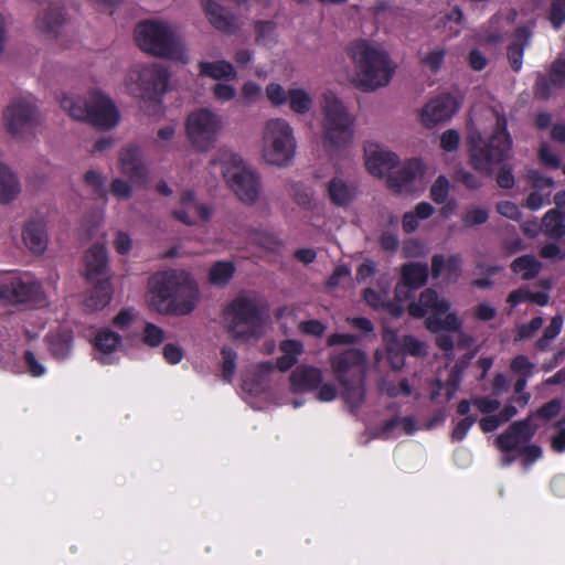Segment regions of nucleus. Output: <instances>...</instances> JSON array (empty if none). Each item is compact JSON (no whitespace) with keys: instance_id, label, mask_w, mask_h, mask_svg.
I'll return each instance as SVG.
<instances>
[{"instance_id":"f8f14e48","label":"nucleus","mask_w":565,"mask_h":565,"mask_svg":"<svg viewBox=\"0 0 565 565\" xmlns=\"http://www.w3.org/2000/svg\"><path fill=\"white\" fill-rule=\"evenodd\" d=\"M459 109V103L450 93H443L431 98L422 109L423 124L433 128L439 122L449 120Z\"/></svg>"},{"instance_id":"37998d69","label":"nucleus","mask_w":565,"mask_h":565,"mask_svg":"<svg viewBox=\"0 0 565 565\" xmlns=\"http://www.w3.org/2000/svg\"><path fill=\"white\" fill-rule=\"evenodd\" d=\"M221 354L223 358V364H222L223 380L226 382H232V379L236 371L237 353L230 347H223L221 349Z\"/></svg>"},{"instance_id":"49530a36","label":"nucleus","mask_w":565,"mask_h":565,"mask_svg":"<svg viewBox=\"0 0 565 565\" xmlns=\"http://www.w3.org/2000/svg\"><path fill=\"white\" fill-rule=\"evenodd\" d=\"M164 340V332L158 326L148 322L145 326L142 341L149 347H159Z\"/></svg>"},{"instance_id":"f3484780","label":"nucleus","mask_w":565,"mask_h":565,"mask_svg":"<svg viewBox=\"0 0 565 565\" xmlns=\"http://www.w3.org/2000/svg\"><path fill=\"white\" fill-rule=\"evenodd\" d=\"M121 172L129 180L138 185H146L148 182V169L141 159V150L138 146L129 145L119 154Z\"/></svg>"},{"instance_id":"de8ad7c7","label":"nucleus","mask_w":565,"mask_h":565,"mask_svg":"<svg viewBox=\"0 0 565 565\" xmlns=\"http://www.w3.org/2000/svg\"><path fill=\"white\" fill-rule=\"evenodd\" d=\"M543 326L542 317H534L527 323L518 327L515 340H526L533 337Z\"/></svg>"},{"instance_id":"f257e3e1","label":"nucleus","mask_w":565,"mask_h":565,"mask_svg":"<svg viewBox=\"0 0 565 565\" xmlns=\"http://www.w3.org/2000/svg\"><path fill=\"white\" fill-rule=\"evenodd\" d=\"M198 299V284L188 271H164L150 280V306L161 315H189Z\"/></svg>"},{"instance_id":"bf43d9fd","label":"nucleus","mask_w":565,"mask_h":565,"mask_svg":"<svg viewBox=\"0 0 565 565\" xmlns=\"http://www.w3.org/2000/svg\"><path fill=\"white\" fill-rule=\"evenodd\" d=\"M561 408V401L557 398H553L547 403L543 404L540 408H537L536 416L544 420H551L552 418L556 417L559 414Z\"/></svg>"},{"instance_id":"338daca9","label":"nucleus","mask_w":565,"mask_h":565,"mask_svg":"<svg viewBox=\"0 0 565 565\" xmlns=\"http://www.w3.org/2000/svg\"><path fill=\"white\" fill-rule=\"evenodd\" d=\"M455 178L469 190H478L482 185L481 180L477 175L465 169H459L456 172Z\"/></svg>"},{"instance_id":"c85d7f7f","label":"nucleus","mask_w":565,"mask_h":565,"mask_svg":"<svg viewBox=\"0 0 565 565\" xmlns=\"http://www.w3.org/2000/svg\"><path fill=\"white\" fill-rule=\"evenodd\" d=\"M401 276L404 287L416 290L426 285L429 268L424 263H407L402 266Z\"/></svg>"},{"instance_id":"e2e57ef3","label":"nucleus","mask_w":565,"mask_h":565,"mask_svg":"<svg viewBox=\"0 0 565 565\" xmlns=\"http://www.w3.org/2000/svg\"><path fill=\"white\" fill-rule=\"evenodd\" d=\"M84 181L87 185L94 189L95 194H97L100 198H105L106 191L104 185V179L98 172L94 170H88L84 175Z\"/></svg>"},{"instance_id":"e433bc0d","label":"nucleus","mask_w":565,"mask_h":565,"mask_svg":"<svg viewBox=\"0 0 565 565\" xmlns=\"http://www.w3.org/2000/svg\"><path fill=\"white\" fill-rule=\"evenodd\" d=\"M426 328L430 332L458 331L461 328V321L456 313H430L425 321Z\"/></svg>"},{"instance_id":"4c0bfd02","label":"nucleus","mask_w":565,"mask_h":565,"mask_svg":"<svg viewBox=\"0 0 565 565\" xmlns=\"http://www.w3.org/2000/svg\"><path fill=\"white\" fill-rule=\"evenodd\" d=\"M510 268L514 274H520L523 280H531L540 274L542 264L535 256L526 254L516 257L511 263Z\"/></svg>"},{"instance_id":"f03ea898","label":"nucleus","mask_w":565,"mask_h":565,"mask_svg":"<svg viewBox=\"0 0 565 565\" xmlns=\"http://www.w3.org/2000/svg\"><path fill=\"white\" fill-rule=\"evenodd\" d=\"M470 164L483 175L490 177L497 166L510 158L512 137L504 116H498L492 134L484 138L479 131L468 136Z\"/></svg>"},{"instance_id":"6e6552de","label":"nucleus","mask_w":565,"mask_h":565,"mask_svg":"<svg viewBox=\"0 0 565 565\" xmlns=\"http://www.w3.org/2000/svg\"><path fill=\"white\" fill-rule=\"evenodd\" d=\"M296 151V140L291 126L285 119H270L264 132L263 156L267 163L288 166Z\"/></svg>"},{"instance_id":"9b49d317","label":"nucleus","mask_w":565,"mask_h":565,"mask_svg":"<svg viewBox=\"0 0 565 565\" xmlns=\"http://www.w3.org/2000/svg\"><path fill=\"white\" fill-rule=\"evenodd\" d=\"M220 127L218 117L207 108L192 111L186 119L189 139L199 151H205L213 145Z\"/></svg>"},{"instance_id":"c9c22d12","label":"nucleus","mask_w":565,"mask_h":565,"mask_svg":"<svg viewBox=\"0 0 565 565\" xmlns=\"http://www.w3.org/2000/svg\"><path fill=\"white\" fill-rule=\"evenodd\" d=\"M200 74L213 79H234L236 72L233 65L224 60L215 62H201L199 64Z\"/></svg>"},{"instance_id":"13d9d810","label":"nucleus","mask_w":565,"mask_h":565,"mask_svg":"<svg viewBox=\"0 0 565 565\" xmlns=\"http://www.w3.org/2000/svg\"><path fill=\"white\" fill-rule=\"evenodd\" d=\"M516 452L524 458L525 465H532L543 455L542 448L539 445L527 443L521 446Z\"/></svg>"},{"instance_id":"79ce46f5","label":"nucleus","mask_w":565,"mask_h":565,"mask_svg":"<svg viewBox=\"0 0 565 565\" xmlns=\"http://www.w3.org/2000/svg\"><path fill=\"white\" fill-rule=\"evenodd\" d=\"M49 349L54 358L63 360L68 356L72 348L71 338L66 334H51L46 337Z\"/></svg>"},{"instance_id":"39448f33","label":"nucleus","mask_w":565,"mask_h":565,"mask_svg":"<svg viewBox=\"0 0 565 565\" xmlns=\"http://www.w3.org/2000/svg\"><path fill=\"white\" fill-rule=\"evenodd\" d=\"M60 105L72 118L99 129L108 130L119 121V113L114 102L97 90L89 92L85 98L64 95Z\"/></svg>"},{"instance_id":"cd10ccee","label":"nucleus","mask_w":565,"mask_h":565,"mask_svg":"<svg viewBox=\"0 0 565 565\" xmlns=\"http://www.w3.org/2000/svg\"><path fill=\"white\" fill-rule=\"evenodd\" d=\"M65 20L64 8L60 2L49 1L47 10L38 17L36 28L44 34L56 36Z\"/></svg>"},{"instance_id":"c03bdc74","label":"nucleus","mask_w":565,"mask_h":565,"mask_svg":"<svg viewBox=\"0 0 565 565\" xmlns=\"http://www.w3.org/2000/svg\"><path fill=\"white\" fill-rule=\"evenodd\" d=\"M450 184L445 175H438L430 186V198L437 204H444L449 195Z\"/></svg>"},{"instance_id":"a211bd4d","label":"nucleus","mask_w":565,"mask_h":565,"mask_svg":"<svg viewBox=\"0 0 565 565\" xmlns=\"http://www.w3.org/2000/svg\"><path fill=\"white\" fill-rule=\"evenodd\" d=\"M565 86V60L556 58L548 68V74L537 73L533 86L534 95L537 99L547 100L552 95V88H562Z\"/></svg>"},{"instance_id":"a19ab883","label":"nucleus","mask_w":565,"mask_h":565,"mask_svg":"<svg viewBox=\"0 0 565 565\" xmlns=\"http://www.w3.org/2000/svg\"><path fill=\"white\" fill-rule=\"evenodd\" d=\"M292 111L297 114H306L312 106V98L302 88H291L288 90L287 98Z\"/></svg>"},{"instance_id":"603ef678","label":"nucleus","mask_w":565,"mask_h":565,"mask_svg":"<svg viewBox=\"0 0 565 565\" xmlns=\"http://www.w3.org/2000/svg\"><path fill=\"white\" fill-rule=\"evenodd\" d=\"M489 218V213L484 209L475 207L468 210L462 216V222L466 226L472 227L486 223Z\"/></svg>"},{"instance_id":"dca6fc26","label":"nucleus","mask_w":565,"mask_h":565,"mask_svg":"<svg viewBox=\"0 0 565 565\" xmlns=\"http://www.w3.org/2000/svg\"><path fill=\"white\" fill-rule=\"evenodd\" d=\"M34 116V105L23 98L11 103L3 114L7 129L12 136H18L22 130L30 127Z\"/></svg>"},{"instance_id":"20e7f679","label":"nucleus","mask_w":565,"mask_h":565,"mask_svg":"<svg viewBox=\"0 0 565 565\" xmlns=\"http://www.w3.org/2000/svg\"><path fill=\"white\" fill-rule=\"evenodd\" d=\"M169 78L168 68L160 64L137 65L129 72L128 90L143 102L142 108L148 115L156 116L162 110Z\"/></svg>"},{"instance_id":"6e6d98bb","label":"nucleus","mask_w":565,"mask_h":565,"mask_svg":"<svg viewBox=\"0 0 565 565\" xmlns=\"http://www.w3.org/2000/svg\"><path fill=\"white\" fill-rule=\"evenodd\" d=\"M525 177L532 186L536 190H543L554 185V180L552 178L543 175L539 170L535 169H529Z\"/></svg>"},{"instance_id":"5701e85b","label":"nucleus","mask_w":565,"mask_h":565,"mask_svg":"<svg viewBox=\"0 0 565 565\" xmlns=\"http://www.w3.org/2000/svg\"><path fill=\"white\" fill-rule=\"evenodd\" d=\"M201 4L209 22L217 31L225 34H233L237 31L236 18L223 6L214 0H201Z\"/></svg>"},{"instance_id":"4468645a","label":"nucleus","mask_w":565,"mask_h":565,"mask_svg":"<svg viewBox=\"0 0 565 565\" xmlns=\"http://www.w3.org/2000/svg\"><path fill=\"white\" fill-rule=\"evenodd\" d=\"M365 354L359 349H348L330 356V366L338 382L358 374H365Z\"/></svg>"},{"instance_id":"7ed1b4c3","label":"nucleus","mask_w":565,"mask_h":565,"mask_svg":"<svg viewBox=\"0 0 565 565\" xmlns=\"http://www.w3.org/2000/svg\"><path fill=\"white\" fill-rule=\"evenodd\" d=\"M356 64V86L372 92L386 86L393 76L394 66L390 55L365 40L354 41L349 49Z\"/></svg>"},{"instance_id":"a18cd8bd","label":"nucleus","mask_w":565,"mask_h":565,"mask_svg":"<svg viewBox=\"0 0 565 565\" xmlns=\"http://www.w3.org/2000/svg\"><path fill=\"white\" fill-rule=\"evenodd\" d=\"M445 55V49L436 47L429 51L424 57H422L420 63L429 68L433 73H437L444 63Z\"/></svg>"},{"instance_id":"09e8293b","label":"nucleus","mask_w":565,"mask_h":565,"mask_svg":"<svg viewBox=\"0 0 565 565\" xmlns=\"http://www.w3.org/2000/svg\"><path fill=\"white\" fill-rule=\"evenodd\" d=\"M477 422L476 415H468L465 418L460 419L451 431V440L452 441H461L467 436L470 428Z\"/></svg>"},{"instance_id":"72a5a7b5","label":"nucleus","mask_w":565,"mask_h":565,"mask_svg":"<svg viewBox=\"0 0 565 565\" xmlns=\"http://www.w3.org/2000/svg\"><path fill=\"white\" fill-rule=\"evenodd\" d=\"M328 195L332 204L344 207L353 201L355 191L344 180L335 177L329 181Z\"/></svg>"},{"instance_id":"774afa93","label":"nucleus","mask_w":565,"mask_h":565,"mask_svg":"<svg viewBox=\"0 0 565 565\" xmlns=\"http://www.w3.org/2000/svg\"><path fill=\"white\" fill-rule=\"evenodd\" d=\"M497 212L510 220L519 221L521 218V211L519 206L511 201H501L495 205Z\"/></svg>"},{"instance_id":"3c124183","label":"nucleus","mask_w":565,"mask_h":565,"mask_svg":"<svg viewBox=\"0 0 565 565\" xmlns=\"http://www.w3.org/2000/svg\"><path fill=\"white\" fill-rule=\"evenodd\" d=\"M275 23L273 21H258L255 24L257 43L267 45L273 40Z\"/></svg>"},{"instance_id":"ea45409f","label":"nucleus","mask_w":565,"mask_h":565,"mask_svg":"<svg viewBox=\"0 0 565 565\" xmlns=\"http://www.w3.org/2000/svg\"><path fill=\"white\" fill-rule=\"evenodd\" d=\"M235 265L230 260L215 262L209 270V281L213 286L224 287L235 274Z\"/></svg>"},{"instance_id":"9d476101","label":"nucleus","mask_w":565,"mask_h":565,"mask_svg":"<svg viewBox=\"0 0 565 565\" xmlns=\"http://www.w3.org/2000/svg\"><path fill=\"white\" fill-rule=\"evenodd\" d=\"M323 115L326 146L339 148L349 143L353 137V120L347 107L333 93L324 95Z\"/></svg>"},{"instance_id":"ddd939ff","label":"nucleus","mask_w":565,"mask_h":565,"mask_svg":"<svg viewBox=\"0 0 565 565\" xmlns=\"http://www.w3.org/2000/svg\"><path fill=\"white\" fill-rule=\"evenodd\" d=\"M536 428L530 417L513 422L495 438V445L502 452L516 451L534 437Z\"/></svg>"},{"instance_id":"1a4fd4ad","label":"nucleus","mask_w":565,"mask_h":565,"mask_svg":"<svg viewBox=\"0 0 565 565\" xmlns=\"http://www.w3.org/2000/svg\"><path fill=\"white\" fill-rule=\"evenodd\" d=\"M137 45L154 56L174 58L179 54V43L171 28L163 22L143 21L135 30Z\"/></svg>"},{"instance_id":"b1692460","label":"nucleus","mask_w":565,"mask_h":565,"mask_svg":"<svg viewBox=\"0 0 565 565\" xmlns=\"http://www.w3.org/2000/svg\"><path fill=\"white\" fill-rule=\"evenodd\" d=\"M365 166L367 171L374 177H384L393 168L399 163V158L392 151L383 149H371V146L365 147Z\"/></svg>"},{"instance_id":"393cba45","label":"nucleus","mask_w":565,"mask_h":565,"mask_svg":"<svg viewBox=\"0 0 565 565\" xmlns=\"http://www.w3.org/2000/svg\"><path fill=\"white\" fill-rule=\"evenodd\" d=\"M342 387V399L350 412L355 414L365 401V374H355L350 379L338 382Z\"/></svg>"},{"instance_id":"864d4df0","label":"nucleus","mask_w":565,"mask_h":565,"mask_svg":"<svg viewBox=\"0 0 565 565\" xmlns=\"http://www.w3.org/2000/svg\"><path fill=\"white\" fill-rule=\"evenodd\" d=\"M510 367L513 373L529 377L532 374L534 364L526 355L519 354L511 361Z\"/></svg>"},{"instance_id":"0eeeda50","label":"nucleus","mask_w":565,"mask_h":565,"mask_svg":"<svg viewBox=\"0 0 565 565\" xmlns=\"http://www.w3.org/2000/svg\"><path fill=\"white\" fill-rule=\"evenodd\" d=\"M266 305H259L255 298L237 296L226 308L231 316L228 332L236 339L247 340L256 335L263 327Z\"/></svg>"},{"instance_id":"2f4dec72","label":"nucleus","mask_w":565,"mask_h":565,"mask_svg":"<svg viewBox=\"0 0 565 565\" xmlns=\"http://www.w3.org/2000/svg\"><path fill=\"white\" fill-rule=\"evenodd\" d=\"M446 267L447 276L449 279L456 280L461 274V256L458 254L450 255L447 260L444 255L435 254L431 257V276L438 279L443 269Z\"/></svg>"},{"instance_id":"680f3d73","label":"nucleus","mask_w":565,"mask_h":565,"mask_svg":"<svg viewBox=\"0 0 565 565\" xmlns=\"http://www.w3.org/2000/svg\"><path fill=\"white\" fill-rule=\"evenodd\" d=\"M23 360L25 365L28 366V373L33 377H40L45 374V367L41 364L34 353L31 350H26L23 353Z\"/></svg>"},{"instance_id":"052dcab7","label":"nucleus","mask_w":565,"mask_h":565,"mask_svg":"<svg viewBox=\"0 0 565 565\" xmlns=\"http://www.w3.org/2000/svg\"><path fill=\"white\" fill-rule=\"evenodd\" d=\"M403 349L413 356H423L426 354L425 344L414 335H404Z\"/></svg>"},{"instance_id":"8fccbe9b","label":"nucleus","mask_w":565,"mask_h":565,"mask_svg":"<svg viewBox=\"0 0 565 565\" xmlns=\"http://www.w3.org/2000/svg\"><path fill=\"white\" fill-rule=\"evenodd\" d=\"M298 329L302 334L321 338L327 330V326L318 319H309L301 321Z\"/></svg>"},{"instance_id":"69168bd1","label":"nucleus","mask_w":565,"mask_h":565,"mask_svg":"<svg viewBox=\"0 0 565 565\" xmlns=\"http://www.w3.org/2000/svg\"><path fill=\"white\" fill-rule=\"evenodd\" d=\"M279 350L282 352V354L298 361L299 355H301L303 352V344L298 340L287 339L280 342Z\"/></svg>"},{"instance_id":"aec40b11","label":"nucleus","mask_w":565,"mask_h":565,"mask_svg":"<svg viewBox=\"0 0 565 565\" xmlns=\"http://www.w3.org/2000/svg\"><path fill=\"white\" fill-rule=\"evenodd\" d=\"M423 168L420 159L407 160L397 171L388 174V188L397 193L411 192L414 189V181L417 174L423 172Z\"/></svg>"},{"instance_id":"412c9836","label":"nucleus","mask_w":565,"mask_h":565,"mask_svg":"<svg viewBox=\"0 0 565 565\" xmlns=\"http://www.w3.org/2000/svg\"><path fill=\"white\" fill-rule=\"evenodd\" d=\"M450 309V302L446 299H440L437 291L427 288L420 295L418 301H413L408 305L407 311L409 316L416 319H422L426 316L427 311L430 313H447Z\"/></svg>"},{"instance_id":"c756f323","label":"nucleus","mask_w":565,"mask_h":565,"mask_svg":"<svg viewBox=\"0 0 565 565\" xmlns=\"http://www.w3.org/2000/svg\"><path fill=\"white\" fill-rule=\"evenodd\" d=\"M93 285L87 297L85 307L89 310H100L105 308L113 299V287L110 280L90 282Z\"/></svg>"},{"instance_id":"bb28decb","label":"nucleus","mask_w":565,"mask_h":565,"mask_svg":"<svg viewBox=\"0 0 565 565\" xmlns=\"http://www.w3.org/2000/svg\"><path fill=\"white\" fill-rule=\"evenodd\" d=\"M25 246L35 255H41L47 247L46 225L41 220L29 221L22 230Z\"/></svg>"},{"instance_id":"6ab92c4d","label":"nucleus","mask_w":565,"mask_h":565,"mask_svg":"<svg viewBox=\"0 0 565 565\" xmlns=\"http://www.w3.org/2000/svg\"><path fill=\"white\" fill-rule=\"evenodd\" d=\"M39 291V285L25 282L20 278H13L0 285V300L12 305L25 303L34 301Z\"/></svg>"},{"instance_id":"a878e982","label":"nucleus","mask_w":565,"mask_h":565,"mask_svg":"<svg viewBox=\"0 0 565 565\" xmlns=\"http://www.w3.org/2000/svg\"><path fill=\"white\" fill-rule=\"evenodd\" d=\"M531 31L527 26H518L512 36L511 43L507 47V56L510 67L519 73L523 65L524 50L530 45Z\"/></svg>"},{"instance_id":"473e14b6","label":"nucleus","mask_w":565,"mask_h":565,"mask_svg":"<svg viewBox=\"0 0 565 565\" xmlns=\"http://www.w3.org/2000/svg\"><path fill=\"white\" fill-rule=\"evenodd\" d=\"M274 370L275 365L269 361L258 363L255 374L243 380V388L253 394L263 393Z\"/></svg>"},{"instance_id":"4be33fe9","label":"nucleus","mask_w":565,"mask_h":565,"mask_svg":"<svg viewBox=\"0 0 565 565\" xmlns=\"http://www.w3.org/2000/svg\"><path fill=\"white\" fill-rule=\"evenodd\" d=\"M289 381L294 393L312 392L322 384L323 375L317 366L300 364L291 372Z\"/></svg>"},{"instance_id":"5fc2aeb1","label":"nucleus","mask_w":565,"mask_h":565,"mask_svg":"<svg viewBox=\"0 0 565 565\" xmlns=\"http://www.w3.org/2000/svg\"><path fill=\"white\" fill-rule=\"evenodd\" d=\"M548 19L555 29L565 23V0H553Z\"/></svg>"},{"instance_id":"423d86ee","label":"nucleus","mask_w":565,"mask_h":565,"mask_svg":"<svg viewBox=\"0 0 565 565\" xmlns=\"http://www.w3.org/2000/svg\"><path fill=\"white\" fill-rule=\"evenodd\" d=\"M222 167V174L236 196L245 204L253 205L260 193L259 175L243 167L239 154L224 150L213 162Z\"/></svg>"},{"instance_id":"0e129e2a","label":"nucleus","mask_w":565,"mask_h":565,"mask_svg":"<svg viewBox=\"0 0 565 565\" xmlns=\"http://www.w3.org/2000/svg\"><path fill=\"white\" fill-rule=\"evenodd\" d=\"M266 94L270 103L275 106L284 105L288 98V93L286 94L282 86L276 83L267 85Z\"/></svg>"},{"instance_id":"4d7b16f0","label":"nucleus","mask_w":565,"mask_h":565,"mask_svg":"<svg viewBox=\"0 0 565 565\" xmlns=\"http://www.w3.org/2000/svg\"><path fill=\"white\" fill-rule=\"evenodd\" d=\"M460 135L455 129H448L440 136V148L446 152L456 151L459 147Z\"/></svg>"},{"instance_id":"7c9ffc66","label":"nucleus","mask_w":565,"mask_h":565,"mask_svg":"<svg viewBox=\"0 0 565 565\" xmlns=\"http://www.w3.org/2000/svg\"><path fill=\"white\" fill-rule=\"evenodd\" d=\"M121 343V337L113 330L105 328L97 332L94 340V345L102 355L98 358L102 364H110L111 360L108 356L117 350Z\"/></svg>"},{"instance_id":"58836bf2","label":"nucleus","mask_w":565,"mask_h":565,"mask_svg":"<svg viewBox=\"0 0 565 565\" xmlns=\"http://www.w3.org/2000/svg\"><path fill=\"white\" fill-rule=\"evenodd\" d=\"M542 224L545 235L550 238L559 239L565 236V214L558 209L547 211Z\"/></svg>"},{"instance_id":"2eb2a0df","label":"nucleus","mask_w":565,"mask_h":565,"mask_svg":"<svg viewBox=\"0 0 565 565\" xmlns=\"http://www.w3.org/2000/svg\"><path fill=\"white\" fill-rule=\"evenodd\" d=\"M84 264L88 282L110 280L108 252L104 244H93L84 255Z\"/></svg>"},{"instance_id":"f704fd0d","label":"nucleus","mask_w":565,"mask_h":565,"mask_svg":"<svg viewBox=\"0 0 565 565\" xmlns=\"http://www.w3.org/2000/svg\"><path fill=\"white\" fill-rule=\"evenodd\" d=\"M20 192L18 179L8 166L0 162V203L8 204L13 201Z\"/></svg>"}]
</instances>
